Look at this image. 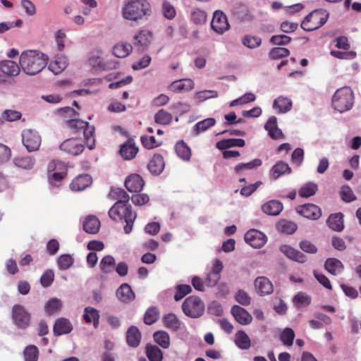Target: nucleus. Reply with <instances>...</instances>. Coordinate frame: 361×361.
<instances>
[{"label":"nucleus","mask_w":361,"mask_h":361,"mask_svg":"<svg viewBox=\"0 0 361 361\" xmlns=\"http://www.w3.org/2000/svg\"><path fill=\"white\" fill-rule=\"evenodd\" d=\"M116 296L119 300L125 303L133 301L135 298L134 292L128 283L121 285L116 290Z\"/></svg>","instance_id":"20"},{"label":"nucleus","mask_w":361,"mask_h":361,"mask_svg":"<svg viewBox=\"0 0 361 361\" xmlns=\"http://www.w3.org/2000/svg\"><path fill=\"white\" fill-rule=\"evenodd\" d=\"M192 291V288L190 286L182 284L178 285L176 287V292L174 295V299L176 301H179L183 299L186 295L190 293Z\"/></svg>","instance_id":"60"},{"label":"nucleus","mask_w":361,"mask_h":361,"mask_svg":"<svg viewBox=\"0 0 361 361\" xmlns=\"http://www.w3.org/2000/svg\"><path fill=\"white\" fill-rule=\"evenodd\" d=\"M172 114L164 109H160L154 115V121L159 125H169L172 121Z\"/></svg>","instance_id":"49"},{"label":"nucleus","mask_w":361,"mask_h":361,"mask_svg":"<svg viewBox=\"0 0 361 361\" xmlns=\"http://www.w3.org/2000/svg\"><path fill=\"white\" fill-rule=\"evenodd\" d=\"M133 47L129 43H119L113 48V54L118 58H125L132 51Z\"/></svg>","instance_id":"39"},{"label":"nucleus","mask_w":361,"mask_h":361,"mask_svg":"<svg viewBox=\"0 0 361 361\" xmlns=\"http://www.w3.org/2000/svg\"><path fill=\"white\" fill-rule=\"evenodd\" d=\"M99 313L97 310L92 307L85 308V314L83 315L84 320L86 323L90 324L93 322L94 327H97L99 322Z\"/></svg>","instance_id":"34"},{"label":"nucleus","mask_w":361,"mask_h":361,"mask_svg":"<svg viewBox=\"0 0 361 361\" xmlns=\"http://www.w3.org/2000/svg\"><path fill=\"white\" fill-rule=\"evenodd\" d=\"M292 106V102L287 97H279L274 101V109H279L280 113L288 111Z\"/></svg>","instance_id":"40"},{"label":"nucleus","mask_w":361,"mask_h":361,"mask_svg":"<svg viewBox=\"0 0 361 361\" xmlns=\"http://www.w3.org/2000/svg\"><path fill=\"white\" fill-rule=\"evenodd\" d=\"M318 186L314 183H307L302 185L298 191V194L301 197H310L313 196L317 191Z\"/></svg>","instance_id":"44"},{"label":"nucleus","mask_w":361,"mask_h":361,"mask_svg":"<svg viewBox=\"0 0 361 361\" xmlns=\"http://www.w3.org/2000/svg\"><path fill=\"white\" fill-rule=\"evenodd\" d=\"M109 216L114 221L125 220L126 224L123 229L126 234L132 231L137 216L136 214L133 212L129 202L123 203L116 202L109 209Z\"/></svg>","instance_id":"3"},{"label":"nucleus","mask_w":361,"mask_h":361,"mask_svg":"<svg viewBox=\"0 0 361 361\" xmlns=\"http://www.w3.org/2000/svg\"><path fill=\"white\" fill-rule=\"evenodd\" d=\"M340 195L341 199L346 202H350L356 199L352 189L347 185H344L341 188Z\"/></svg>","instance_id":"63"},{"label":"nucleus","mask_w":361,"mask_h":361,"mask_svg":"<svg viewBox=\"0 0 361 361\" xmlns=\"http://www.w3.org/2000/svg\"><path fill=\"white\" fill-rule=\"evenodd\" d=\"M142 334L135 326H131L128 328L126 332V342L127 344L132 347H137L141 341Z\"/></svg>","instance_id":"22"},{"label":"nucleus","mask_w":361,"mask_h":361,"mask_svg":"<svg viewBox=\"0 0 361 361\" xmlns=\"http://www.w3.org/2000/svg\"><path fill=\"white\" fill-rule=\"evenodd\" d=\"M159 317V311L157 307H152L145 312L144 316V322L147 325H151L156 322Z\"/></svg>","instance_id":"53"},{"label":"nucleus","mask_w":361,"mask_h":361,"mask_svg":"<svg viewBox=\"0 0 361 361\" xmlns=\"http://www.w3.org/2000/svg\"><path fill=\"white\" fill-rule=\"evenodd\" d=\"M17 63L11 60H4L0 62L1 71L7 76H16L19 74L20 68Z\"/></svg>","instance_id":"21"},{"label":"nucleus","mask_w":361,"mask_h":361,"mask_svg":"<svg viewBox=\"0 0 361 361\" xmlns=\"http://www.w3.org/2000/svg\"><path fill=\"white\" fill-rule=\"evenodd\" d=\"M194 87V82L191 79L176 80L171 85V89L174 92L188 91Z\"/></svg>","instance_id":"35"},{"label":"nucleus","mask_w":361,"mask_h":361,"mask_svg":"<svg viewBox=\"0 0 361 361\" xmlns=\"http://www.w3.org/2000/svg\"><path fill=\"white\" fill-rule=\"evenodd\" d=\"M22 142L29 152L37 151L41 145L42 139L39 133L33 130L26 129L22 133Z\"/></svg>","instance_id":"9"},{"label":"nucleus","mask_w":361,"mask_h":361,"mask_svg":"<svg viewBox=\"0 0 361 361\" xmlns=\"http://www.w3.org/2000/svg\"><path fill=\"white\" fill-rule=\"evenodd\" d=\"M255 99L256 97L254 94L251 92H247L244 94L242 97L232 101L230 104V106H235L238 105H243L254 102Z\"/></svg>","instance_id":"57"},{"label":"nucleus","mask_w":361,"mask_h":361,"mask_svg":"<svg viewBox=\"0 0 361 361\" xmlns=\"http://www.w3.org/2000/svg\"><path fill=\"white\" fill-rule=\"evenodd\" d=\"M73 330V325L69 319L61 317L56 320L53 332L56 336L69 334Z\"/></svg>","instance_id":"18"},{"label":"nucleus","mask_w":361,"mask_h":361,"mask_svg":"<svg viewBox=\"0 0 361 361\" xmlns=\"http://www.w3.org/2000/svg\"><path fill=\"white\" fill-rule=\"evenodd\" d=\"M290 54V51L284 47H274L269 53L270 59L274 60L280 59L286 57Z\"/></svg>","instance_id":"55"},{"label":"nucleus","mask_w":361,"mask_h":361,"mask_svg":"<svg viewBox=\"0 0 361 361\" xmlns=\"http://www.w3.org/2000/svg\"><path fill=\"white\" fill-rule=\"evenodd\" d=\"M11 317L13 324L19 329H25L30 324L31 315L21 305H13Z\"/></svg>","instance_id":"8"},{"label":"nucleus","mask_w":361,"mask_h":361,"mask_svg":"<svg viewBox=\"0 0 361 361\" xmlns=\"http://www.w3.org/2000/svg\"><path fill=\"white\" fill-rule=\"evenodd\" d=\"M262 164L260 159H255L247 163H240L236 165L234 168L235 173L239 174L242 171L251 170L255 167H259Z\"/></svg>","instance_id":"47"},{"label":"nucleus","mask_w":361,"mask_h":361,"mask_svg":"<svg viewBox=\"0 0 361 361\" xmlns=\"http://www.w3.org/2000/svg\"><path fill=\"white\" fill-rule=\"evenodd\" d=\"M212 28L217 33L222 34L229 28L226 16L221 11L214 13L211 23Z\"/></svg>","instance_id":"12"},{"label":"nucleus","mask_w":361,"mask_h":361,"mask_svg":"<svg viewBox=\"0 0 361 361\" xmlns=\"http://www.w3.org/2000/svg\"><path fill=\"white\" fill-rule=\"evenodd\" d=\"M138 151L139 148L134 139L129 138L121 146L119 153L123 159L132 160L137 156Z\"/></svg>","instance_id":"14"},{"label":"nucleus","mask_w":361,"mask_h":361,"mask_svg":"<svg viewBox=\"0 0 361 361\" xmlns=\"http://www.w3.org/2000/svg\"><path fill=\"white\" fill-rule=\"evenodd\" d=\"M295 338L294 331L290 328H286L280 335V340L283 345L291 346Z\"/></svg>","instance_id":"52"},{"label":"nucleus","mask_w":361,"mask_h":361,"mask_svg":"<svg viewBox=\"0 0 361 361\" xmlns=\"http://www.w3.org/2000/svg\"><path fill=\"white\" fill-rule=\"evenodd\" d=\"M329 13L325 10L317 9L308 14L301 23V27L305 31H313L321 27L327 20Z\"/></svg>","instance_id":"6"},{"label":"nucleus","mask_w":361,"mask_h":361,"mask_svg":"<svg viewBox=\"0 0 361 361\" xmlns=\"http://www.w3.org/2000/svg\"><path fill=\"white\" fill-rule=\"evenodd\" d=\"M264 128L268 131L269 136L274 140H279L283 137L282 131L277 126L275 118L269 119L265 124Z\"/></svg>","instance_id":"28"},{"label":"nucleus","mask_w":361,"mask_h":361,"mask_svg":"<svg viewBox=\"0 0 361 361\" xmlns=\"http://www.w3.org/2000/svg\"><path fill=\"white\" fill-rule=\"evenodd\" d=\"M54 279V271L51 269H48L42 275L40 278V283L43 287H49L53 283Z\"/></svg>","instance_id":"64"},{"label":"nucleus","mask_w":361,"mask_h":361,"mask_svg":"<svg viewBox=\"0 0 361 361\" xmlns=\"http://www.w3.org/2000/svg\"><path fill=\"white\" fill-rule=\"evenodd\" d=\"M92 182L88 174H82L74 178L70 184V188L73 191H80L87 188Z\"/></svg>","instance_id":"19"},{"label":"nucleus","mask_w":361,"mask_h":361,"mask_svg":"<svg viewBox=\"0 0 361 361\" xmlns=\"http://www.w3.org/2000/svg\"><path fill=\"white\" fill-rule=\"evenodd\" d=\"M242 43L249 49H255L261 45L262 39L257 36L247 35L243 37Z\"/></svg>","instance_id":"50"},{"label":"nucleus","mask_w":361,"mask_h":361,"mask_svg":"<svg viewBox=\"0 0 361 361\" xmlns=\"http://www.w3.org/2000/svg\"><path fill=\"white\" fill-rule=\"evenodd\" d=\"M68 64V62L66 57H58L50 62L49 69L55 75H58L66 69Z\"/></svg>","instance_id":"30"},{"label":"nucleus","mask_w":361,"mask_h":361,"mask_svg":"<svg viewBox=\"0 0 361 361\" xmlns=\"http://www.w3.org/2000/svg\"><path fill=\"white\" fill-rule=\"evenodd\" d=\"M175 150L178 156L183 161H189L191 158V149L183 141L180 140L176 144Z\"/></svg>","instance_id":"33"},{"label":"nucleus","mask_w":361,"mask_h":361,"mask_svg":"<svg viewBox=\"0 0 361 361\" xmlns=\"http://www.w3.org/2000/svg\"><path fill=\"white\" fill-rule=\"evenodd\" d=\"M140 141L142 146L148 149H154L160 145V143L157 142L154 136L142 135Z\"/></svg>","instance_id":"59"},{"label":"nucleus","mask_w":361,"mask_h":361,"mask_svg":"<svg viewBox=\"0 0 361 361\" xmlns=\"http://www.w3.org/2000/svg\"><path fill=\"white\" fill-rule=\"evenodd\" d=\"M343 217L341 213L331 214L327 221L329 226L336 231H342L343 228Z\"/></svg>","instance_id":"36"},{"label":"nucleus","mask_w":361,"mask_h":361,"mask_svg":"<svg viewBox=\"0 0 361 361\" xmlns=\"http://www.w3.org/2000/svg\"><path fill=\"white\" fill-rule=\"evenodd\" d=\"M283 204L278 200H270L262 206L264 213L270 216H277L283 210Z\"/></svg>","instance_id":"24"},{"label":"nucleus","mask_w":361,"mask_h":361,"mask_svg":"<svg viewBox=\"0 0 361 361\" xmlns=\"http://www.w3.org/2000/svg\"><path fill=\"white\" fill-rule=\"evenodd\" d=\"M155 342L163 348H168L170 345V338L168 333L162 331H157L154 334Z\"/></svg>","instance_id":"48"},{"label":"nucleus","mask_w":361,"mask_h":361,"mask_svg":"<svg viewBox=\"0 0 361 361\" xmlns=\"http://www.w3.org/2000/svg\"><path fill=\"white\" fill-rule=\"evenodd\" d=\"M152 13V6L147 0H125L122 7L124 19L138 22Z\"/></svg>","instance_id":"1"},{"label":"nucleus","mask_w":361,"mask_h":361,"mask_svg":"<svg viewBox=\"0 0 361 361\" xmlns=\"http://www.w3.org/2000/svg\"><path fill=\"white\" fill-rule=\"evenodd\" d=\"M47 61L44 54L36 50H27L21 54L19 63L23 72L32 75L39 73L47 66Z\"/></svg>","instance_id":"2"},{"label":"nucleus","mask_w":361,"mask_h":361,"mask_svg":"<svg viewBox=\"0 0 361 361\" xmlns=\"http://www.w3.org/2000/svg\"><path fill=\"white\" fill-rule=\"evenodd\" d=\"M324 267L329 274L334 276H337L344 269L343 263L336 258L327 259L325 262Z\"/></svg>","instance_id":"26"},{"label":"nucleus","mask_w":361,"mask_h":361,"mask_svg":"<svg viewBox=\"0 0 361 361\" xmlns=\"http://www.w3.org/2000/svg\"><path fill=\"white\" fill-rule=\"evenodd\" d=\"M291 169L288 164L283 161H278L275 165L273 166L271 173L274 179H277L285 173H290Z\"/></svg>","instance_id":"38"},{"label":"nucleus","mask_w":361,"mask_h":361,"mask_svg":"<svg viewBox=\"0 0 361 361\" xmlns=\"http://www.w3.org/2000/svg\"><path fill=\"white\" fill-rule=\"evenodd\" d=\"M164 322L168 329L177 331L180 328V322L176 314L169 313L164 316Z\"/></svg>","instance_id":"46"},{"label":"nucleus","mask_w":361,"mask_h":361,"mask_svg":"<svg viewBox=\"0 0 361 361\" xmlns=\"http://www.w3.org/2000/svg\"><path fill=\"white\" fill-rule=\"evenodd\" d=\"M61 307L60 300L56 298L49 300L44 305V310L47 314H53L58 312Z\"/></svg>","instance_id":"54"},{"label":"nucleus","mask_w":361,"mask_h":361,"mask_svg":"<svg viewBox=\"0 0 361 361\" xmlns=\"http://www.w3.org/2000/svg\"><path fill=\"white\" fill-rule=\"evenodd\" d=\"M147 168L149 171L154 174H160L164 169V158L160 154H154L149 161Z\"/></svg>","instance_id":"25"},{"label":"nucleus","mask_w":361,"mask_h":361,"mask_svg":"<svg viewBox=\"0 0 361 361\" xmlns=\"http://www.w3.org/2000/svg\"><path fill=\"white\" fill-rule=\"evenodd\" d=\"M231 313L235 320L241 325H248L252 321V315L245 309L239 305L232 307Z\"/></svg>","instance_id":"16"},{"label":"nucleus","mask_w":361,"mask_h":361,"mask_svg":"<svg viewBox=\"0 0 361 361\" xmlns=\"http://www.w3.org/2000/svg\"><path fill=\"white\" fill-rule=\"evenodd\" d=\"M255 286L257 292L261 295H268L273 291L271 282L264 276L257 277L255 281Z\"/></svg>","instance_id":"23"},{"label":"nucleus","mask_w":361,"mask_h":361,"mask_svg":"<svg viewBox=\"0 0 361 361\" xmlns=\"http://www.w3.org/2000/svg\"><path fill=\"white\" fill-rule=\"evenodd\" d=\"M100 228V221L94 216H89L83 221V229L86 233L95 234Z\"/></svg>","instance_id":"27"},{"label":"nucleus","mask_w":361,"mask_h":361,"mask_svg":"<svg viewBox=\"0 0 361 361\" xmlns=\"http://www.w3.org/2000/svg\"><path fill=\"white\" fill-rule=\"evenodd\" d=\"M60 149L68 154L78 156L85 149L83 142L80 138H68L65 140L59 147Z\"/></svg>","instance_id":"10"},{"label":"nucleus","mask_w":361,"mask_h":361,"mask_svg":"<svg viewBox=\"0 0 361 361\" xmlns=\"http://www.w3.org/2000/svg\"><path fill=\"white\" fill-rule=\"evenodd\" d=\"M354 95L349 87L336 90L332 98V105L338 111L343 113L350 110L353 106Z\"/></svg>","instance_id":"5"},{"label":"nucleus","mask_w":361,"mask_h":361,"mask_svg":"<svg viewBox=\"0 0 361 361\" xmlns=\"http://www.w3.org/2000/svg\"><path fill=\"white\" fill-rule=\"evenodd\" d=\"M280 251L288 259L298 263H305L307 261V257L298 250L287 245H283L279 247Z\"/></svg>","instance_id":"17"},{"label":"nucleus","mask_w":361,"mask_h":361,"mask_svg":"<svg viewBox=\"0 0 361 361\" xmlns=\"http://www.w3.org/2000/svg\"><path fill=\"white\" fill-rule=\"evenodd\" d=\"M38 355V348L35 345H28L24 350V357L25 361H37Z\"/></svg>","instance_id":"56"},{"label":"nucleus","mask_w":361,"mask_h":361,"mask_svg":"<svg viewBox=\"0 0 361 361\" xmlns=\"http://www.w3.org/2000/svg\"><path fill=\"white\" fill-rule=\"evenodd\" d=\"M293 302L297 306H307L311 303V297L304 292H300L294 296Z\"/></svg>","instance_id":"58"},{"label":"nucleus","mask_w":361,"mask_h":361,"mask_svg":"<svg viewBox=\"0 0 361 361\" xmlns=\"http://www.w3.org/2000/svg\"><path fill=\"white\" fill-rule=\"evenodd\" d=\"M145 185L141 176L137 173L129 175L125 180V187L130 192H140Z\"/></svg>","instance_id":"15"},{"label":"nucleus","mask_w":361,"mask_h":361,"mask_svg":"<svg viewBox=\"0 0 361 361\" xmlns=\"http://www.w3.org/2000/svg\"><path fill=\"white\" fill-rule=\"evenodd\" d=\"M215 123H216V121L213 118H208L204 119V120L198 122L195 126V134H200L202 132L206 131L210 127L214 126Z\"/></svg>","instance_id":"51"},{"label":"nucleus","mask_w":361,"mask_h":361,"mask_svg":"<svg viewBox=\"0 0 361 361\" xmlns=\"http://www.w3.org/2000/svg\"><path fill=\"white\" fill-rule=\"evenodd\" d=\"M182 309L188 317L197 318L203 314L204 304L200 298L189 296L183 302Z\"/></svg>","instance_id":"7"},{"label":"nucleus","mask_w":361,"mask_h":361,"mask_svg":"<svg viewBox=\"0 0 361 361\" xmlns=\"http://www.w3.org/2000/svg\"><path fill=\"white\" fill-rule=\"evenodd\" d=\"M66 126L73 133L82 132L87 147L90 149L94 148L95 128L94 126L90 125L88 122L78 118L68 120Z\"/></svg>","instance_id":"4"},{"label":"nucleus","mask_w":361,"mask_h":361,"mask_svg":"<svg viewBox=\"0 0 361 361\" xmlns=\"http://www.w3.org/2000/svg\"><path fill=\"white\" fill-rule=\"evenodd\" d=\"M109 196L111 199L117 200V202H128L130 200V197L128 193L122 188H111Z\"/></svg>","instance_id":"42"},{"label":"nucleus","mask_w":361,"mask_h":361,"mask_svg":"<svg viewBox=\"0 0 361 361\" xmlns=\"http://www.w3.org/2000/svg\"><path fill=\"white\" fill-rule=\"evenodd\" d=\"M235 299L238 303L243 306H247L251 303L250 296L243 290H239L236 293Z\"/></svg>","instance_id":"62"},{"label":"nucleus","mask_w":361,"mask_h":361,"mask_svg":"<svg viewBox=\"0 0 361 361\" xmlns=\"http://www.w3.org/2000/svg\"><path fill=\"white\" fill-rule=\"evenodd\" d=\"M73 259L69 255H62L57 259V264L60 269H67L71 267Z\"/></svg>","instance_id":"61"},{"label":"nucleus","mask_w":361,"mask_h":361,"mask_svg":"<svg viewBox=\"0 0 361 361\" xmlns=\"http://www.w3.org/2000/svg\"><path fill=\"white\" fill-rule=\"evenodd\" d=\"M146 355L150 361H162L163 360V353L157 345H147Z\"/></svg>","instance_id":"41"},{"label":"nucleus","mask_w":361,"mask_h":361,"mask_svg":"<svg viewBox=\"0 0 361 361\" xmlns=\"http://www.w3.org/2000/svg\"><path fill=\"white\" fill-rule=\"evenodd\" d=\"M245 240L254 248H260L267 243V236L262 232L250 229L245 234Z\"/></svg>","instance_id":"11"},{"label":"nucleus","mask_w":361,"mask_h":361,"mask_svg":"<svg viewBox=\"0 0 361 361\" xmlns=\"http://www.w3.org/2000/svg\"><path fill=\"white\" fill-rule=\"evenodd\" d=\"M297 225L293 221L287 220H281L277 224L278 230L286 234H292L297 230Z\"/></svg>","instance_id":"45"},{"label":"nucleus","mask_w":361,"mask_h":361,"mask_svg":"<svg viewBox=\"0 0 361 361\" xmlns=\"http://www.w3.org/2000/svg\"><path fill=\"white\" fill-rule=\"evenodd\" d=\"M115 264V259L111 255H106L100 262V269L104 274L110 273L114 270Z\"/></svg>","instance_id":"43"},{"label":"nucleus","mask_w":361,"mask_h":361,"mask_svg":"<svg viewBox=\"0 0 361 361\" xmlns=\"http://www.w3.org/2000/svg\"><path fill=\"white\" fill-rule=\"evenodd\" d=\"M296 211L305 218L312 220H317L322 216L321 208L314 204L300 205L296 208Z\"/></svg>","instance_id":"13"},{"label":"nucleus","mask_w":361,"mask_h":361,"mask_svg":"<svg viewBox=\"0 0 361 361\" xmlns=\"http://www.w3.org/2000/svg\"><path fill=\"white\" fill-rule=\"evenodd\" d=\"M13 163L15 166L18 168L29 170L33 168L35 164V159L29 156L18 157L14 158Z\"/></svg>","instance_id":"37"},{"label":"nucleus","mask_w":361,"mask_h":361,"mask_svg":"<svg viewBox=\"0 0 361 361\" xmlns=\"http://www.w3.org/2000/svg\"><path fill=\"white\" fill-rule=\"evenodd\" d=\"M235 343L240 349L247 350L251 346V340L244 331L240 330L235 334Z\"/></svg>","instance_id":"31"},{"label":"nucleus","mask_w":361,"mask_h":361,"mask_svg":"<svg viewBox=\"0 0 361 361\" xmlns=\"http://www.w3.org/2000/svg\"><path fill=\"white\" fill-rule=\"evenodd\" d=\"M134 39L136 40L135 44L140 47L141 51H143L147 49L150 44L152 35L150 32L141 31L135 36Z\"/></svg>","instance_id":"32"},{"label":"nucleus","mask_w":361,"mask_h":361,"mask_svg":"<svg viewBox=\"0 0 361 361\" xmlns=\"http://www.w3.org/2000/svg\"><path fill=\"white\" fill-rule=\"evenodd\" d=\"M245 145V141L243 139L230 138L224 139L216 143V147L220 150L226 149L233 147H243Z\"/></svg>","instance_id":"29"}]
</instances>
